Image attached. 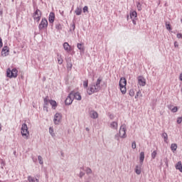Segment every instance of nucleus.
<instances>
[{
	"mask_svg": "<svg viewBox=\"0 0 182 182\" xmlns=\"http://www.w3.org/2000/svg\"><path fill=\"white\" fill-rule=\"evenodd\" d=\"M176 170H179V171L181 173H182V164H181V161H178L176 166H175Z\"/></svg>",
	"mask_w": 182,
	"mask_h": 182,
	"instance_id": "412c9836",
	"label": "nucleus"
},
{
	"mask_svg": "<svg viewBox=\"0 0 182 182\" xmlns=\"http://www.w3.org/2000/svg\"><path fill=\"white\" fill-rule=\"evenodd\" d=\"M1 130H2V125H1V124H0V132H1Z\"/></svg>",
	"mask_w": 182,
	"mask_h": 182,
	"instance_id": "6e6d98bb",
	"label": "nucleus"
},
{
	"mask_svg": "<svg viewBox=\"0 0 182 182\" xmlns=\"http://www.w3.org/2000/svg\"><path fill=\"white\" fill-rule=\"evenodd\" d=\"M38 160L39 161V164H41V165L43 164V159L41 156H38Z\"/></svg>",
	"mask_w": 182,
	"mask_h": 182,
	"instance_id": "473e14b6",
	"label": "nucleus"
},
{
	"mask_svg": "<svg viewBox=\"0 0 182 182\" xmlns=\"http://www.w3.org/2000/svg\"><path fill=\"white\" fill-rule=\"evenodd\" d=\"M71 28H73V31H75V29L76 28L75 23H73V24L71 25Z\"/></svg>",
	"mask_w": 182,
	"mask_h": 182,
	"instance_id": "a18cd8bd",
	"label": "nucleus"
},
{
	"mask_svg": "<svg viewBox=\"0 0 182 182\" xmlns=\"http://www.w3.org/2000/svg\"><path fill=\"white\" fill-rule=\"evenodd\" d=\"M43 106H48L49 105V102H50V100H49L48 97H46L43 99Z\"/></svg>",
	"mask_w": 182,
	"mask_h": 182,
	"instance_id": "bb28decb",
	"label": "nucleus"
},
{
	"mask_svg": "<svg viewBox=\"0 0 182 182\" xmlns=\"http://www.w3.org/2000/svg\"><path fill=\"white\" fill-rule=\"evenodd\" d=\"M71 93H73V99H75L76 100H82V96L80 95V93L73 92Z\"/></svg>",
	"mask_w": 182,
	"mask_h": 182,
	"instance_id": "f8f14e48",
	"label": "nucleus"
},
{
	"mask_svg": "<svg viewBox=\"0 0 182 182\" xmlns=\"http://www.w3.org/2000/svg\"><path fill=\"white\" fill-rule=\"evenodd\" d=\"M120 91L122 93V95H126V92H127V90L126 89V86L119 87Z\"/></svg>",
	"mask_w": 182,
	"mask_h": 182,
	"instance_id": "c85d7f7f",
	"label": "nucleus"
},
{
	"mask_svg": "<svg viewBox=\"0 0 182 182\" xmlns=\"http://www.w3.org/2000/svg\"><path fill=\"white\" fill-rule=\"evenodd\" d=\"M179 80L182 82V73H181L179 75Z\"/></svg>",
	"mask_w": 182,
	"mask_h": 182,
	"instance_id": "864d4df0",
	"label": "nucleus"
},
{
	"mask_svg": "<svg viewBox=\"0 0 182 182\" xmlns=\"http://www.w3.org/2000/svg\"><path fill=\"white\" fill-rule=\"evenodd\" d=\"M81 168V170H84V168Z\"/></svg>",
	"mask_w": 182,
	"mask_h": 182,
	"instance_id": "bf43d9fd",
	"label": "nucleus"
},
{
	"mask_svg": "<svg viewBox=\"0 0 182 182\" xmlns=\"http://www.w3.org/2000/svg\"><path fill=\"white\" fill-rule=\"evenodd\" d=\"M85 173L86 174H92V169L89 167L86 168Z\"/></svg>",
	"mask_w": 182,
	"mask_h": 182,
	"instance_id": "72a5a7b5",
	"label": "nucleus"
},
{
	"mask_svg": "<svg viewBox=\"0 0 182 182\" xmlns=\"http://www.w3.org/2000/svg\"><path fill=\"white\" fill-rule=\"evenodd\" d=\"M9 55V48L8 46H4L1 50V56H8Z\"/></svg>",
	"mask_w": 182,
	"mask_h": 182,
	"instance_id": "9b49d317",
	"label": "nucleus"
},
{
	"mask_svg": "<svg viewBox=\"0 0 182 182\" xmlns=\"http://www.w3.org/2000/svg\"><path fill=\"white\" fill-rule=\"evenodd\" d=\"M83 176H85V172L80 171V174H79L80 178H82V177H83Z\"/></svg>",
	"mask_w": 182,
	"mask_h": 182,
	"instance_id": "79ce46f5",
	"label": "nucleus"
},
{
	"mask_svg": "<svg viewBox=\"0 0 182 182\" xmlns=\"http://www.w3.org/2000/svg\"><path fill=\"white\" fill-rule=\"evenodd\" d=\"M136 141H133L132 144V149H136Z\"/></svg>",
	"mask_w": 182,
	"mask_h": 182,
	"instance_id": "37998d69",
	"label": "nucleus"
},
{
	"mask_svg": "<svg viewBox=\"0 0 182 182\" xmlns=\"http://www.w3.org/2000/svg\"><path fill=\"white\" fill-rule=\"evenodd\" d=\"M57 60H58V63L59 65H62V63H63V58H62V56L58 55Z\"/></svg>",
	"mask_w": 182,
	"mask_h": 182,
	"instance_id": "cd10ccee",
	"label": "nucleus"
},
{
	"mask_svg": "<svg viewBox=\"0 0 182 182\" xmlns=\"http://www.w3.org/2000/svg\"><path fill=\"white\" fill-rule=\"evenodd\" d=\"M75 14L79 16L80 15H82V8L77 7V9L75 11Z\"/></svg>",
	"mask_w": 182,
	"mask_h": 182,
	"instance_id": "393cba45",
	"label": "nucleus"
},
{
	"mask_svg": "<svg viewBox=\"0 0 182 182\" xmlns=\"http://www.w3.org/2000/svg\"><path fill=\"white\" fill-rule=\"evenodd\" d=\"M130 18L131 19H136L137 18V12L136 11H131Z\"/></svg>",
	"mask_w": 182,
	"mask_h": 182,
	"instance_id": "aec40b11",
	"label": "nucleus"
},
{
	"mask_svg": "<svg viewBox=\"0 0 182 182\" xmlns=\"http://www.w3.org/2000/svg\"><path fill=\"white\" fill-rule=\"evenodd\" d=\"M4 46V43H2V38H0V48Z\"/></svg>",
	"mask_w": 182,
	"mask_h": 182,
	"instance_id": "49530a36",
	"label": "nucleus"
},
{
	"mask_svg": "<svg viewBox=\"0 0 182 182\" xmlns=\"http://www.w3.org/2000/svg\"><path fill=\"white\" fill-rule=\"evenodd\" d=\"M77 48L80 50V52H85V46L82 43H77Z\"/></svg>",
	"mask_w": 182,
	"mask_h": 182,
	"instance_id": "5701e85b",
	"label": "nucleus"
},
{
	"mask_svg": "<svg viewBox=\"0 0 182 182\" xmlns=\"http://www.w3.org/2000/svg\"><path fill=\"white\" fill-rule=\"evenodd\" d=\"M63 48L65 50H66V52H70V50H72V47H70L69 43L67 42L63 43Z\"/></svg>",
	"mask_w": 182,
	"mask_h": 182,
	"instance_id": "4468645a",
	"label": "nucleus"
},
{
	"mask_svg": "<svg viewBox=\"0 0 182 182\" xmlns=\"http://www.w3.org/2000/svg\"><path fill=\"white\" fill-rule=\"evenodd\" d=\"M43 109L44 111H46V112H48V106L43 105Z\"/></svg>",
	"mask_w": 182,
	"mask_h": 182,
	"instance_id": "09e8293b",
	"label": "nucleus"
},
{
	"mask_svg": "<svg viewBox=\"0 0 182 182\" xmlns=\"http://www.w3.org/2000/svg\"><path fill=\"white\" fill-rule=\"evenodd\" d=\"M127 19H129V16H127Z\"/></svg>",
	"mask_w": 182,
	"mask_h": 182,
	"instance_id": "052dcab7",
	"label": "nucleus"
},
{
	"mask_svg": "<svg viewBox=\"0 0 182 182\" xmlns=\"http://www.w3.org/2000/svg\"><path fill=\"white\" fill-rule=\"evenodd\" d=\"M72 66H73L72 63H69V61H68L67 62V68H68V69H70H70H72Z\"/></svg>",
	"mask_w": 182,
	"mask_h": 182,
	"instance_id": "58836bf2",
	"label": "nucleus"
},
{
	"mask_svg": "<svg viewBox=\"0 0 182 182\" xmlns=\"http://www.w3.org/2000/svg\"><path fill=\"white\" fill-rule=\"evenodd\" d=\"M129 96L133 97V96H134V90H133V89L129 90Z\"/></svg>",
	"mask_w": 182,
	"mask_h": 182,
	"instance_id": "e433bc0d",
	"label": "nucleus"
},
{
	"mask_svg": "<svg viewBox=\"0 0 182 182\" xmlns=\"http://www.w3.org/2000/svg\"><path fill=\"white\" fill-rule=\"evenodd\" d=\"M6 76L10 79L18 77V70L16 68H13L12 70L11 68L7 69Z\"/></svg>",
	"mask_w": 182,
	"mask_h": 182,
	"instance_id": "7ed1b4c3",
	"label": "nucleus"
},
{
	"mask_svg": "<svg viewBox=\"0 0 182 182\" xmlns=\"http://www.w3.org/2000/svg\"><path fill=\"white\" fill-rule=\"evenodd\" d=\"M50 105L52 106V109H53L55 110V109H56V107H58V103H56V101L53 100H50L49 101Z\"/></svg>",
	"mask_w": 182,
	"mask_h": 182,
	"instance_id": "f3484780",
	"label": "nucleus"
},
{
	"mask_svg": "<svg viewBox=\"0 0 182 182\" xmlns=\"http://www.w3.org/2000/svg\"><path fill=\"white\" fill-rule=\"evenodd\" d=\"M117 122H112L111 124H110V127L111 129H113L114 130H117Z\"/></svg>",
	"mask_w": 182,
	"mask_h": 182,
	"instance_id": "4be33fe9",
	"label": "nucleus"
},
{
	"mask_svg": "<svg viewBox=\"0 0 182 182\" xmlns=\"http://www.w3.org/2000/svg\"><path fill=\"white\" fill-rule=\"evenodd\" d=\"M156 156H157V151H154L151 153V159L154 160V159H156Z\"/></svg>",
	"mask_w": 182,
	"mask_h": 182,
	"instance_id": "7c9ffc66",
	"label": "nucleus"
},
{
	"mask_svg": "<svg viewBox=\"0 0 182 182\" xmlns=\"http://www.w3.org/2000/svg\"><path fill=\"white\" fill-rule=\"evenodd\" d=\"M171 149L173 151H176V150H177V145L176 144H172L171 145Z\"/></svg>",
	"mask_w": 182,
	"mask_h": 182,
	"instance_id": "c756f323",
	"label": "nucleus"
},
{
	"mask_svg": "<svg viewBox=\"0 0 182 182\" xmlns=\"http://www.w3.org/2000/svg\"><path fill=\"white\" fill-rule=\"evenodd\" d=\"M4 14V11H2V9H0V16H2Z\"/></svg>",
	"mask_w": 182,
	"mask_h": 182,
	"instance_id": "603ef678",
	"label": "nucleus"
},
{
	"mask_svg": "<svg viewBox=\"0 0 182 182\" xmlns=\"http://www.w3.org/2000/svg\"><path fill=\"white\" fill-rule=\"evenodd\" d=\"M60 120H62V114L56 113L53 119L54 124H59V123H60Z\"/></svg>",
	"mask_w": 182,
	"mask_h": 182,
	"instance_id": "6e6552de",
	"label": "nucleus"
},
{
	"mask_svg": "<svg viewBox=\"0 0 182 182\" xmlns=\"http://www.w3.org/2000/svg\"><path fill=\"white\" fill-rule=\"evenodd\" d=\"M137 79L138 85H139V86H144L146 85V78H144V77L139 76Z\"/></svg>",
	"mask_w": 182,
	"mask_h": 182,
	"instance_id": "1a4fd4ad",
	"label": "nucleus"
},
{
	"mask_svg": "<svg viewBox=\"0 0 182 182\" xmlns=\"http://www.w3.org/2000/svg\"><path fill=\"white\" fill-rule=\"evenodd\" d=\"M162 137H163V139H164L165 143H167V141L168 140V135H167V133L164 132V133L162 134Z\"/></svg>",
	"mask_w": 182,
	"mask_h": 182,
	"instance_id": "a878e982",
	"label": "nucleus"
},
{
	"mask_svg": "<svg viewBox=\"0 0 182 182\" xmlns=\"http://www.w3.org/2000/svg\"><path fill=\"white\" fill-rule=\"evenodd\" d=\"M135 173L138 175L140 176L141 174V167L136 166L135 168Z\"/></svg>",
	"mask_w": 182,
	"mask_h": 182,
	"instance_id": "b1692460",
	"label": "nucleus"
},
{
	"mask_svg": "<svg viewBox=\"0 0 182 182\" xmlns=\"http://www.w3.org/2000/svg\"><path fill=\"white\" fill-rule=\"evenodd\" d=\"M88 11H89V7H87V6H85L83 7V12H84V14L87 12Z\"/></svg>",
	"mask_w": 182,
	"mask_h": 182,
	"instance_id": "ea45409f",
	"label": "nucleus"
},
{
	"mask_svg": "<svg viewBox=\"0 0 182 182\" xmlns=\"http://www.w3.org/2000/svg\"><path fill=\"white\" fill-rule=\"evenodd\" d=\"M49 133L51 134L52 137H55V134L53 132V128L52 127H50L49 128Z\"/></svg>",
	"mask_w": 182,
	"mask_h": 182,
	"instance_id": "2f4dec72",
	"label": "nucleus"
},
{
	"mask_svg": "<svg viewBox=\"0 0 182 182\" xmlns=\"http://www.w3.org/2000/svg\"><path fill=\"white\" fill-rule=\"evenodd\" d=\"M166 29H168L169 31L171 30V27L170 26V24L166 25Z\"/></svg>",
	"mask_w": 182,
	"mask_h": 182,
	"instance_id": "3c124183",
	"label": "nucleus"
},
{
	"mask_svg": "<svg viewBox=\"0 0 182 182\" xmlns=\"http://www.w3.org/2000/svg\"><path fill=\"white\" fill-rule=\"evenodd\" d=\"M87 86H89V81L88 80H85L83 82V87H87Z\"/></svg>",
	"mask_w": 182,
	"mask_h": 182,
	"instance_id": "4c0bfd02",
	"label": "nucleus"
},
{
	"mask_svg": "<svg viewBox=\"0 0 182 182\" xmlns=\"http://www.w3.org/2000/svg\"><path fill=\"white\" fill-rule=\"evenodd\" d=\"M32 17L36 22L39 23L41 21V18H42V11L38 9H36L34 13L32 15Z\"/></svg>",
	"mask_w": 182,
	"mask_h": 182,
	"instance_id": "20e7f679",
	"label": "nucleus"
},
{
	"mask_svg": "<svg viewBox=\"0 0 182 182\" xmlns=\"http://www.w3.org/2000/svg\"><path fill=\"white\" fill-rule=\"evenodd\" d=\"M119 134L122 139H126V125L123 124L120 127Z\"/></svg>",
	"mask_w": 182,
	"mask_h": 182,
	"instance_id": "423d86ee",
	"label": "nucleus"
},
{
	"mask_svg": "<svg viewBox=\"0 0 182 182\" xmlns=\"http://www.w3.org/2000/svg\"><path fill=\"white\" fill-rule=\"evenodd\" d=\"M177 38H178V39H181V38H182V34H181V33H178V34H177Z\"/></svg>",
	"mask_w": 182,
	"mask_h": 182,
	"instance_id": "de8ad7c7",
	"label": "nucleus"
},
{
	"mask_svg": "<svg viewBox=\"0 0 182 182\" xmlns=\"http://www.w3.org/2000/svg\"><path fill=\"white\" fill-rule=\"evenodd\" d=\"M28 182H39V179L34 178L31 176H28Z\"/></svg>",
	"mask_w": 182,
	"mask_h": 182,
	"instance_id": "6ab92c4d",
	"label": "nucleus"
},
{
	"mask_svg": "<svg viewBox=\"0 0 182 182\" xmlns=\"http://www.w3.org/2000/svg\"><path fill=\"white\" fill-rule=\"evenodd\" d=\"M141 92L138 91V92H136V95H135V99H137V97H139V95H141Z\"/></svg>",
	"mask_w": 182,
	"mask_h": 182,
	"instance_id": "c03bdc74",
	"label": "nucleus"
},
{
	"mask_svg": "<svg viewBox=\"0 0 182 182\" xmlns=\"http://www.w3.org/2000/svg\"><path fill=\"white\" fill-rule=\"evenodd\" d=\"M127 85V80H126V78L121 77L119 80V87L126 86Z\"/></svg>",
	"mask_w": 182,
	"mask_h": 182,
	"instance_id": "2eb2a0df",
	"label": "nucleus"
},
{
	"mask_svg": "<svg viewBox=\"0 0 182 182\" xmlns=\"http://www.w3.org/2000/svg\"><path fill=\"white\" fill-rule=\"evenodd\" d=\"M55 28L58 30V31H60V29H62V25H60V23H57L55 25Z\"/></svg>",
	"mask_w": 182,
	"mask_h": 182,
	"instance_id": "c9c22d12",
	"label": "nucleus"
},
{
	"mask_svg": "<svg viewBox=\"0 0 182 182\" xmlns=\"http://www.w3.org/2000/svg\"><path fill=\"white\" fill-rule=\"evenodd\" d=\"M132 23H134V25H136V19H132Z\"/></svg>",
	"mask_w": 182,
	"mask_h": 182,
	"instance_id": "5fc2aeb1",
	"label": "nucleus"
},
{
	"mask_svg": "<svg viewBox=\"0 0 182 182\" xmlns=\"http://www.w3.org/2000/svg\"><path fill=\"white\" fill-rule=\"evenodd\" d=\"M90 117L91 119H97V117H99V114H97V112L92 110L90 112Z\"/></svg>",
	"mask_w": 182,
	"mask_h": 182,
	"instance_id": "ddd939ff",
	"label": "nucleus"
},
{
	"mask_svg": "<svg viewBox=\"0 0 182 182\" xmlns=\"http://www.w3.org/2000/svg\"><path fill=\"white\" fill-rule=\"evenodd\" d=\"M181 122H182V117H178L177 119L178 124H181Z\"/></svg>",
	"mask_w": 182,
	"mask_h": 182,
	"instance_id": "a19ab883",
	"label": "nucleus"
},
{
	"mask_svg": "<svg viewBox=\"0 0 182 182\" xmlns=\"http://www.w3.org/2000/svg\"><path fill=\"white\" fill-rule=\"evenodd\" d=\"M174 47L175 48H178V43L177 41L174 42Z\"/></svg>",
	"mask_w": 182,
	"mask_h": 182,
	"instance_id": "8fccbe9b",
	"label": "nucleus"
},
{
	"mask_svg": "<svg viewBox=\"0 0 182 182\" xmlns=\"http://www.w3.org/2000/svg\"><path fill=\"white\" fill-rule=\"evenodd\" d=\"M168 109L171 110L172 113H177L178 108L177 107H173V105H168Z\"/></svg>",
	"mask_w": 182,
	"mask_h": 182,
	"instance_id": "a211bd4d",
	"label": "nucleus"
},
{
	"mask_svg": "<svg viewBox=\"0 0 182 182\" xmlns=\"http://www.w3.org/2000/svg\"><path fill=\"white\" fill-rule=\"evenodd\" d=\"M45 28H48V20L46 18H43L40 24L38 25L39 31H42V29H45Z\"/></svg>",
	"mask_w": 182,
	"mask_h": 182,
	"instance_id": "39448f33",
	"label": "nucleus"
},
{
	"mask_svg": "<svg viewBox=\"0 0 182 182\" xmlns=\"http://www.w3.org/2000/svg\"><path fill=\"white\" fill-rule=\"evenodd\" d=\"M136 8L138 11H141L142 8H141V4H140V2L136 3Z\"/></svg>",
	"mask_w": 182,
	"mask_h": 182,
	"instance_id": "f704fd0d",
	"label": "nucleus"
},
{
	"mask_svg": "<svg viewBox=\"0 0 182 182\" xmlns=\"http://www.w3.org/2000/svg\"><path fill=\"white\" fill-rule=\"evenodd\" d=\"M66 105L69 106L71 103H73V92H70L65 100Z\"/></svg>",
	"mask_w": 182,
	"mask_h": 182,
	"instance_id": "0eeeda50",
	"label": "nucleus"
},
{
	"mask_svg": "<svg viewBox=\"0 0 182 182\" xmlns=\"http://www.w3.org/2000/svg\"><path fill=\"white\" fill-rule=\"evenodd\" d=\"M102 80H103V79L100 77L97 80L96 83L91 85L90 86V87L87 89V94L93 95V93H96V92H99L100 90V89H102V87H100V83H102Z\"/></svg>",
	"mask_w": 182,
	"mask_h": 182,
	"instance_id": "f257e3e1",
	"label": "nucleus"
},
{
	"mask_svg": "<svg viewBox=\"0 0 182 182\" xmlns=\"http://www.w3.org/2000/svg\"><path fill=\"white\" fill-rule=\"evenodd\" d=\"M143 161H144V152L141 151L139 154V163L141 166H143Z\"/></svg>",
	"mask_w": 182,
	"mask_h": 182,
	"instance_id": "dca6fc26",
	"label": "nucleus"
},
{
	"mask_svg": "<svg viewBox=\"0 0 182 182\" xmlns=\"http://www.w3.org/2000/svg\"><path fill=\"white\" fill-rule=\"evenodd\" d=\"M85 130L87 131V132H89V128L88 127H87V128H85Z\"/></svg>",
	"mask_w": 182,
	"mask_h": 182,
	"instance_id": "4d7b16f0",
	"label": "nucleus"
},
{
	"mask_svg": "<svg viewBox=\"0 0 182 182\" xmlns=\"http://www.w3.org/2000/svg\"><path fill=\"white\" fill-rule=\"evenodd\" d=\"M21 136L28 140L29 139V131L28 130V125L24 123L21 125Z\"/></svg>",
	"mask_w": 182,
	"mask_h": 182,
	"instance_id": "f03ea898",
	"label": "nucleus"
},
{
	"mask_svg": "<svg viewBox=\"0 0 182 182\" xmlns=\"http://www.w3.org/2000/svg\"><path fill=\"white\" fill-rule=\"evenodd\" d=\"M109 117H110V119H113V116H112V115Z\"/></svg>",
	"mask_w": 182,
	"mask_h": 182,
	"instance_id": "13d9d810",
	"label": "nucleus"
},
{
	"mask_svg": "<svg viewBox=\"0 0 182 182\" xmlns=\"http://www.w3.org/2000/svg\"><path fill=\"white\" fill-rule=\"evenodd\" d=\"M48 22L49 23H51V26H53V22H55V13H50L48 16Z\"/></svg>",
	"mask_w": 182,
	"mask_h": 182,
	"instance_id": "9d476101",
	"label": "nucleus"
}]
</instances>
